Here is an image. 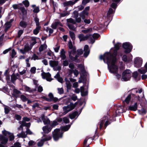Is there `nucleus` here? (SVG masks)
Returning a JSON list of instances; mask_svg holds the SVG:
<instances>
[{
    "label": "nucleus",
    "instance_id": "nucleus-1",
    "mask_svg": "<svg viewBox=\"0 0 147 147\" xmlns=\"http://www.w3.org/2000/svg\"><path fill=\"white\" fill-rule=\"evenodd\" d=\"M112 58L111 60V61L109 62L107 64L111 63V65L110 66V71L111 73L114 74H116L118 73V67L117 65H115L116 63L117 59V57H111Z\"/></svg>",
    "mask_w": 147,
    "mask_h": 147
},
{
    "label": "nucleus",
    "instance_id": "nucleus-2",
    "mask_svg": "<svg viewBox=\"0 0 147 147\" xmlns=\"http://www.w3.org/2000/svg\"><path fill=\"white\" fill-rule=\"evenodd\" d=\"M109 117L108 116H104V117L102 118L100 121L99 122L100 126L99 128L100 129H101L103 127V124L105 122L104 124V128L105 129L107 127L109 124H110V123L108 121Z\"/></svg>",
    "mask_w": 147,
    "mask_h": 147
},
{
    "label": "nucleus",
    "instance_id": "nucleus-3",
    "mask_svg": "<svg viewBox=\"0 0 147 147\" xmlns=\"http://www.w3.org/2000/svg\"><path fill=\"white\" fill-rule=\"evenodd\" d=\"M48 96L49 98H47L45 96H42L41 98L42 99L49 102L53 101L55 102H56L58 100V98L57 97H54L53 94L51 92L49 94Z\"/></svg>",
    "mask_w": 147,
    "mask_h": 147
},
{
    "label": "nucleus",
    "instance_id": "nucleus-4",
    "mask_svg": "<svg viewBox=\"0 0 147 147\" xmlns=\"http://www.w3.org/2000/svg\"><path fill=\"white\" fill-rule=\"evenodd\" d=\"M121 46V43L117 42L114 45L115 49H113L112 51L110 52V56L111 57H117V51L120 49Z\"/></svg>",
    "mask_w": 147,
    "mask_h": 147
},
{
    "label": "nucleus",
    "instance_id": "nucleus-5",
    "mask_svg": "<svg viewBox=\"0 0 147 147\" xmlns=\"http://www.w3.org/2000/svg\"><path fill=\"white\" fill-rule=\"evenodd\" d=\"M122 47L123 49H125L124 52L126 54H127L131 51L132 49L133 46L129 42H125L123 43Z\"/></svg>",
    "mask_w": 147,
    "mask_h": 147
},
{
    "label": "nucleus",
    "instance_id": "nucleus-6",
    "mask_svg": "<svg viewBox=\"0 0 147 147\" xmlns=\"http://www.w3.org/2000/svg\"><path fill=\"white\" fill-rule=\"evenodd\" d=\"M130 72V71L129 69H126L123 72L122 78L123 80L124 81H127L130 79L131 77Z\"/></svg>",
    "mask_w": 147,
    "mask_h": 147
},
{
    "label": "nucleus",
    "instance_id": "nucleus-7",
    "mask_svg": "<svg viewBox=\"0 0 147 147\" xmlns=\"http://www.w3.org/2000/svg\"><path fill=\"white\" fill-rule=\"evenodd\" d=\"M75 107L72 102H70V104L67 106H64L63 108V110L64 111L63 113V115H65L68 112L73 109Z\"/></svg>",
    "mask_w": 147,
    "mask_h": 147
},
{
    "label": "nucleus",
    "instance_id": "nucleus-8",
    "mask_svg": "<svg viewBox=\"0 0 147 147\" xmlns=\"http://www.w3.org/2000/svg\"><path fill=\"white\" fill-rule=\"evenodd\" d=\"M110 52H105L103 55H101L100 56V60H102L105 57L107 60V63L111 61V60L112 58L110 56Z\"/></svg>",
    "mask_w": 147,
    "mask_h": 147
},
{
    "label": "nucleus",
    "instance_id": "nucleus-9",
    "mask_svg": "<svg viewBox=\"0 0 147 147\" xmlns=\"http://www.w3.org/2000/svg\"><path fill=\"white\" fill-rule=\"evenodd\" d=\"M142 59L141 58L136 57L134 61V66L137 68L141 67L142 63Z\"/></svg>",
    "mask_w": 147,
    "mask_h": 147
},
{
    "label": "nucleus",
    "instance_id": "nucleus-10",
    "mask_svg": "<svg viewBox=\"0 0 147 147\" xmlns=\"http://www.w3.org/2000/svg\"><path fill=\"white\" fill-rule=\"evenodd\" d=\"M91 34H88L86 36H84L83 34H79L78 36V38L80 39V42L84 41L87 40L90 36H92Z\"/></svg>",
    "mask_w": 147,
    "mask_h": 147
},
{
    "label": "nucleus",
    "instance_id": "nucleus-11",
    "mask_svg": "<svg viewBox=\"0 0 147 147\" xmlns=\"http://www.w3.org/2000/svg\"><path fill=\"white\" fill-rule=\"evenodd\" d=\"M41 76L43 79H45L46 78L47 80L48 81L50 82L52 80L51 78V75L49 72L46 73L43 72L41 74Z\"/></svg>",
    "mask_w": 147,
    "mask_h": 147
},
{
    "label": "nucleus",
    "instance_id": "nucleus-12",
    "mask_svg": "<svg viewBox=\"0 0 147 147\" xmlns=\"http://www.w3.org/2000/svg\"><path fill=\"white\" fill-rule=\"evenodd\" d=\"M0 141H1V143H0V147H5V146L8 141V138L1 135L0 138Z\"/></svg>",
    "mask_w": 147,
    "mask_h": 147
},
{
    "label": "nucleus",
    "instance_id": "nucleus-13",
    "mask_svg": "<svg viewBox=\"0 0 147 147\" xmlns=\"http://www.w3.org/2000/svg\"><path fill=\"white\" fill-rule=\"evenodd\" d=\"M52 128L49 125L44 126L42 127V130L45 134H47L51 131Z\"/></svg>",
    "mask_w": 147,
    "mask_h": 147
},
{
    "label": "nucleus",
    "instance_id": "nucleus-14",
    "mask_svg": "<svg viewBox=\"0 0 147 147\" xmlns=\"http://www.w3.org/2000/svg\"><path fill=\"white\" fill-rule=\"evenodd\" d=\"M138 103L137 102H136L134 105L129 106L128 107V110L132 111H136L138 110Z\"/></svg>",
    "mask_w": 147,
    "mask_h": 147
},
{
    "label": "nucleus",
    "instance_id": "nucleus-15",
    "mask_svg": "<svg viewBox=\"0 0 147 147\" xmlns=\"http://www.w3.org/2000/svg\"><path fill=\"white\" fill-rule=\"evenodd\" d=\"M51 140L50 137H49L47 138H42L40 142H38L37 143V145L38 147H42L43 145L45 142L49 140Z\"/></svg>",
    "mask_w": 147,
    "mask_h": 147
},
{
    "label": "nucleus",
    "instance_id": "nucleus-16",
    "mask_svg": "<svg viewBox=\"0 0 147 147\" xmlns=\"http://www.w3.org/2000/svg\"><path fill=\"white\" fill-rule=\"evenodd\" d=\"M63 133H61L60 134L54 133L53 132V137L55 141H57L59 138H61L63 136Z\"/></svg>",
    "mask_w": 147,
    "mask_h": 147
},
{
    "label": "nucleus",
    "instance_id": "nucleus-17",
    "mask_svg": "<svg viewBox=\"0 0 147 147\" xmlns=\"http://www.w3.org/2000/svg\"><path fill=\"white\" fill-rule=\"evenodd\" d=\"M21 93V92L16 88H14L13 90V93L12 94V96L16 98L19 97V94Z\"/></svg>",
    "mask_w": 147,
    "mask_h": 147
},
{
    "label": "nucleus",
    "instance_id": "nucleus-18",
    "mask_svg": "<svg viewBox=\"0 0 147 147\" xmlns=\"http://www.w3.org/2000/svg\"><path fill=\"white\" fill-rule=\"evenodd\" d=\"M41 119L45 125L48 124L50 123V120L47 118V117H45L44 115H42Z\"/></svg>",
    "mask_w": 147,
    "mask_h": 147
},
{
    "label": "nucleus",
    "instance_id": "nucleus-19",
    "mask_svg": "<svg viewBox=\"0 0 147 147\" xmlns=\"http://www.w3.org/2000/svg\"><path fill=\"white\" fill-rule=\"evenodd\" d=\"M63 26V25L59 21L55 22L52 24L51 27L53 29H55L57 28V26Z\"/></svg>",
    "mask_w": 147,
    "mask_h": 147
},
{
    "label": "nucleus",
    "instance_id": "nucleus-20",
    "mask_svg": "<svg viewBox=\"0 0 147 147\" xmlns=\"http://www.w3.org/2000/svg\"><path fill=\"white\" fill-rule=\"evenodd\" d=\"M79 56L77 54L75 55V57L72 56L71 60L76 63H79L80 62V61L79 59H78V58L79 57Z\"/></svg>",
    "mask_w": 147,
    "mask_h": 147
},
{
    "label": "nucleus",
    "instance_id": "nucleus-21",
    "mask_svg": "<svg viewBox=\"0 0 147 147\" xmlns=\"http://www.w3.org/2000/svg\"><path fill=\"white\" fill-rule=\"evenodd\" d=\"M60 53V57L61 58V59L62 60H65L66 58V56L65 55V52L64 51V49H61Z\"/></svg>",
    "mask_w": 147,
    "mask_h": 147
},
{
    "label": "nucleus",
    "instance_id": "nucleus-22",
    "mask_svg": "<svg viewBox=\"0 0 147 147\" xmlns=\"http://www.w3.org/2000/svg\"><path fill=\"white\" fill-rule=\"evenodd\" d=\"M88 12L87 11H86L84 10L82 12L80 13L79 15L81 17L83 20L86 17L85 16H88Z\"/></svg>",
    "mask_w": 147,
    "mask_h": 147
},
{
    "label": "nucleus",
    "instance_id": "nucleus-23",
    "mask_svg": "<svg viewBox=\"0 0 147 147\" xmlns=\"http://www.w3.org/2000/svg\"><path fill=\"white\" fill-rule=\"evenodd\" d=\"M132 100L131 101V102L132 103V102H134L135 100H134V99H136L137 98V100L138 101H139V102H140L141 101V99L139 95H138L137 96H136V95L132 94Z\"/></svg>",
    "mask_w": 147,
    "mask_h": 147
},
{
    "label": "nucleus",
    "instance_id": "nucleus-24",
    "mask_svg": "<svg viewBox=\"0 0 147 147\" xmlns=\"http://www.w3.org/2000/svg\"><path fill=\"white\" fill-rule=\"evenodd\" d=\"M24 89L25 91L27 92H31L36 90L35 89H32L29 87L28 86L26 85H24Z\"/></svg>",
    "mask_w": 147,
    "mask_h": 147
},
{
    "label": "nucleus",
    "instance_id": "nucleus-25",
    "mask_svg": "<svg viewBox=\"0 0 147 147\" xmlns=\"http://www.w3.org/2000/svg\"><path fill=\"white\" fill-rule=\"evenodd\" d=\"M27 135L26 134L24 131H22L21 133L17 135V136L19 138H24L27 137Z\"/></svg>",
    "mask_w": 147,
    "mask_h": 147
},
{
    "label": "nucleus",
    "instance_id": "nucleus-26",
    "mask_svg": "<svg viewBox=\"0 0 147 147\" xmlns=\"http://www.w3.org/2000/svg\"><path fill=\"white\" fill-rule=\"evenodd\" d=\"M41 27L40 26H36V28L33 31V34L35 35L37 34L39 32Z\"/></svg>",
    "mask_w": 147,
    "mask_h": 147
},
{
    "label": "nucleus",
    "instance_id": "nucleus-27",
    "mask_svg": "<svg viewBox=\"0 0 147 147\" xmlns=\"http://www.w3.org/2000/svg\"><path fill=\"white\" fill-rule=\"evenodd\" d=\"M78 113L77 111H75L69 115V117L71 119H73L78 115Z\"/></svg>",
    "mask_w": 147,
    "mask_h": 147
},
{
    "label": "nucleus",
    "instance_id": "nucleus-28",
    "mask_svg": "<svg viewBox=\"0 0 147 147\" xmlns=\"http://www.w3.org/2000/svg\"><path fill=\"white\" fill-rule=\"evenodd\" d=\"M19 25L21 27L24 28H25L27 26V23L24 21H22L20 22Z\"/></svg>",
    "mask_w": 147,
    "mask_h": 147
},
{
    "label": "nucleus",
    "instance_id": "nucleus-29",
    "mask_svg": "<svg viewBox=\"0 0 147 147\" xmlns=\"http://www.w3.org/2000/svg\"><path fill=\"white\" fill-rule=\"evenodd\" d=\"M47 48V46L45 44L41 45L39 48V51L41 52L45 49H46Z\"/></svg>",
    "mask_w": 147,
    "mask_h": 147
},
{
    "label": "nucleus",
    "instance_id": "nucleus-30",
    "mask_svg": "<svg viewBox=\"0 0 147 147\" xmlns=\"http://www.w3.org/2000/svg\"><path fill=\"white\" fill-rule=\"evenodd\" d=\"M131 98V94H130L126 97L125 100L123 102H125L127 104H128L129 103Z\"/></svg>",
    "mask_w": 147,
    "mask_h": 147
},
{
    "label": "nucleus",
    "instance_id": "nucleus-31",
    "mask_svg": "<svg viewBox=\"0 0 147 147\" xmlns=\"http://www.w3.org/2000/svg\"><path fill=\"white\" fill-rule=\"evenodd\" d=\"M71 126L70 125H67L63 126L61 128V130L63 131H68Z\"/></svg>",
    "mask_w": 147,
    "mask_h": 147
},
{
    "label": "nucleus",
    "instance_id": "nucleus-32",
    "mask_svg": "<svg viewBox=\"0 0 147 147\" xmlns=\"http://www.w3.org/2000/svg\"><path fill=\"white\" fill-rule=\"evenodd\" d=\"M17 79V77L14 74H13L11 75V81L13 84H14L15 82Z\"/></svg>",
    "mask_w": 147,
    "mask_h": 147
},
{
    "label": "nucleus",
    "instance_id": "nucleus-33",
    "mask_svg": "<svg viewBox=\"0 0 147 147\" xmlns=\"http://www.w3.org/2000/svg\"><path fill=\"white\" fill-rule=\"evenodd\" d=\"M19 9L21 10L23 15H27V11L24 7H20Z\"/></svg>",
    "mask_w": 147,
    "mask_h": 147
},
{
    "label": "nucleus",
    "instance_id": "nucleus-34",
    "mask_svg": "<svg viewBox=\"0 0 147 147\" xmlns=\"http://www.w3.org/2000/svg\"><path fill=\"white\" fill-rule=\"evenodd\" d=\"M69 34L71 38L73 40H75V35L73 32L69 31Z\"/></svg>",
    "mask_w": 147,
    "mask_h": 147
},
{
    "label": "nucleus",
    "instance_id": "nucleus-35",
    "mask_svg": "<svg viewBox=\"0 0 147 147\" xmlns=\"http://www.w3.org/2000/svg\"><path fill=\"white\" fill-rule=\"evenodd\" d=\"M59 124L57 121H56V120L53 121L51 124H49L50 126L52 129L53 127H55L56 126Z\"/></svg>",
    "mask_w": 147,
    "mask_h": 147
},
{
    "label": "nucleus",
    "instance_id": "nucleus-36",
    "mask_svg": "<svg viewBox=\"0 0 147 147\" xmlns=\"http://www.w3.org/2000/svg\"><path fill=\"white\" fill-rule=\"evenodd\" d=\"M92 31V28H90L86 30H82V32L86 34L89 32H90Z\"/></svg>",
    "mask_w": 147,
    "mask_h": 147
},
{
    "label": "nucleus",
    "instance_id": "nucleus-37",
    "mask_svg": "<svg viewBox=\"0 0 147 147\" xmlns=\"http://www.w3.org/2000/svg\"><path fill=\"white\" fill-rule=\"evenodd\" d=\"M22 3L26 7H28L30 5L29 2L28 0L24 1L22 2Z\"/></svg>",
    "mask_w": 147,
    "mask_h": 147
},
{
    "label": "nucleus",
    "instance_id": "nucleus-38",
    "mask_svg": "<svg viewBox=\"0 0 147 147\" xmlns=\"http://www.w3.org/2000/svg\"><path fill=\"white\" fill-rule=\"evenodd\" d=\"M73 14L74 15L73 18H77L78 17L79 15V13H78V11H74L73 12Z\"/></svg>",
    "mask_w": 147,
    "mask_h": 147
},
{
    "label": "nucleus",
    "instance_id": "nucleus-39",
    "mask_svg": "<svg viewBox=\"0 0 147 147\" xmlns=\"http://www.w3.org/2000/svg\"><path fill=\"white\" fill-rule=\"evenodd\" d=\"M34 20L36 23V26H40L39 19L37 16H36L34 18Z\"/></svg>",
    "mask_w": 147,
    "mask_h": 147
},
{
    "label": "nucleus",
    "instance_id": "nucleus-40",
    "mask_svg": "<svg viewBox=\"0 0 147 147\" xmlns=\"http://www.w3.org/2000/svg\"><path fill=\"white\" fill-rule=\"evenodd\" d=\"M67 22L69 23H72L74 24H76L75 20L71 18L67 19Z\"/></svg>",
    "mask_w": 147,
    "mask_h": 147
},
{
    "label": "nucleus",
    "instance_id": "nucleus-41",
    "mask_svg": "<svg viewBox=\"0 0 147 147\" xmlns=\"http://www.w3.org/2000/svg\"><path fill=\"white\" fill-rule=\"evenodd\" d=\"M20 98L23 102L26 101L28 99L24 95H21L20 96Z\"/></svg>",
    "mask_w": 147,
    "mask_h": 147
},
{
    "label": "nucleus",
    "instance_id": "nucleus-42",
    "mask_svg": "<svg viewBox=\"0 0 147 147\" xmlns=\"http://www.w3.org/2000/svg\"><path fill=\"white\" fill-rule=\"evenodd\" d=\"M138 75V74L137 71L134 72L133 73L132 76L136 80L137 78Z\"/></svg>",
    "mask_w": 147,
    "mask_h": 147
},
{
    "label": "nucleus",
    "instance_id": "nucleus-43",
    "mask_svg": "<svg viewBox=\"0 0 147 147\" xmlns=\"http://www.w3.org/2000/svg\"><path fill=\"white\" fill-rule=\"evenodd\" d=\"M74 1H68L69 5H74L79 0H73Z\"/></svg>",
    "mask_w": 147,
    "mask_h": 147
},
{
    "label": "nucleus",
    "instance_id": "nucleus-44",
    "mask_svg": "<svg viewBox=\"0 0 147 147\" xmlns=\"http://www.w3.org/2000/svg\"><path fill=\"white\" fill-rule=\"evenodd\" d=\"M16 52L15 50L14 49H13L12 50V52L11 55V58H13L15 57V55H16Z\"/></svg>",
    "mask_w": 147,
    "mask_h": 147
},
{
    "label": "nucleus",
    "instance_id": "nucleus-45",
    "mask_svg": "<svg viewBox=\"0 0 147 147\" xmlns=\"http://www.w3.org/2000/svg\"><path fill=\"white\" fill-rule=\"evenodd\" d=\"M68 47L69 49H72L74 47L73 46L72 42L71 40H69L68 43Z\"/></svg>",
    "mask_w": 147,
    "mask_h": 147
},
{
    "label": "nucleus",
    "instance_id": "nucleus-46",
    "mask_svg": "<svg viewBox=\"0 0 147 147\" xmlns=\"http://www.w3.org/2000/svg\"><path fill=\"white\" fill-rule=\"evenodd\" d=\"M2 134L4 136H7V135H10L11 134V133L9 132L6 131L5 130H4L2 131Z\"/></svg>",
    "mask_w": 147,
    "mask_h": 147
},
{
    "label": "nucleus",
    "instance_id": "nucleus-47",
    "mask_svg": "<svg viewBox=\"0 0 147 147\" xmlns=\"http://www.w3.org/2000/svg\"><path fill=\"white\" fill-rule=\"evenodd\" d=\"M77 54L79 55H82L83 53V51L82 49H79L77 50Z\"/></svg>",
    "mask_w": 147,
    "mask_h": 147
},
{
    "label": "nucleus",
    "instance_id": "nucleus-48",
    "mask_svg": "<svg viewBox=\"0 0 147 147\" xmlns=\"http://www.w3.org/2000/svg\"><path fill=\"white\" fill-rule=\"evenodd\" d=\"M63 120L64 122L65 123H69V119L66 117H65L63 118Z\"/></svg>",
    "mask_w": 147,
    "mask_h": 147
},
{
    "label": "nucleus",
    "instance_id": "nucleus-49",
    "mask_svg": "<svg viewBox=\"0 0 147 147\" xmlns=\"http://www.w3.org/2000/svg\"><path fill=\"white\" fill-rule=\"evenodd\" d=\"M115 11H114L113 9L111 8L109 9V10L108 11L107 14L109 15H110L115 13Z\"/></svg>",
    "mask_w": 147,
    "mask_h": 147
},
{
    "label": "nucleus",
    "instance_id": "nucleus-50",
    "mask_svg": "<svg viewBox=\"0 0 147 147\" xmlns=\"http://www.w3.org/2000/svg\"><path fill=\"white\" fill-rule=\"evenodd\" d=\"M100 36V35L97 33H94L92 36L93 38L95 39L98 38Z\"/></svg>",
    "mask_w": 147,
    "mask_h": 147
},
{
    "label": "nucleus",
    "instance_id": "nucleus-51",
    "mask_svg": "<svg viewBox=\"0 0 147 147\" xmlns=\"http://www.w3.org/2000/svg\"><path fill=\"white\" fill-rule=\"evenodd\" d=\"M40 11V9L39 7H36L33 10V12L35 13H37L39 12Z\"/></svg>",
    "mask_w": 147,
    "mask_h": 147
},
{
    "label": "nucleus",
    "instance_id": "nucleus-52",
    "mask_svg": "<svg viewBox=\"0 0 147 147\" xmlns=\"http://www.w3.org/2000/svg\"><path fill=\"white\" fill-rule=\"evenodd\" d=\"M58 93L59 94H62L64 93V90L63 88H58L57 89Z\"/></svg>",
    "mask_w": 147,
    "mask_h": 147
},
{
    "label": "nucleus",
    "instance_id": "nucleus-53",
    "mask_svg": "<svg viewBox=\"0 0 147 147\" xmlns=\"http://www.w3.org/2000/svg\"><path fill=\"white\" fill-rule=\"evenodd\" d=\"M90 0H83L82 1V4L84 6H85L86 4L89 2Z\"/></svg>",
    "mask_w": 147,
    "mask_h": 147
},
{
    "label": "nucleus",
    "instance_id": "nucleus-54",
    "mask_svg": "<svg viewBox=\"0 0 147 147\" xmlns=\"http://www.w3.org/2000/svg\"><path fill=\"white\" fill-rule=\"evenodd\" d=\"M23 31L22 30H19L18 32V37L20 38L21 36V35L23 33Z\"/></svg>",
    "mask_w": 147,
    "mask_h": 147
},
{
    "label": "nucleus",
    "instance_id": "nucleus-55",
    "mask_svg": "<svg viewBox=\"0 0 147 147\" xmlns=\"http://www.w3.org/2000/svg\"><path fill=\"white\" fill-rule=\"evenodd\" d=\"M117 6V4L114 3H113L111 5V7L114 9L115 10Z\"/></svg>",
    "mask_w": 147,
    "mask_h": 147
},
{
    "label": "nucleus",
    "instance_id": "nucleus-56",
    "mask_svg": "<svg viewBox=\"0 0 147 147\" xmlns=\"http://www.w3.org/2000/svg\"><path fill=\"white\" fill-rule=\"evenodd\" d=\"M9 140L12 141L14 139V136L13 134H11L10 135H9Z\"/></svg>",
    "mask_w": 147,
    "mask_h": 147
},
{
    "label": "nucleus",
    "instance_id": "nucleus-57",
    "mask_svg": "<svg viewBox=\"0 0 147 147\" xmlns=\"http://www.w3.org/2000/svg\"><path fill=\"white\" fill-rule=\"evenodd\" d=\"M138 71L141 74H144L146 72V69H142L141 70L140 69H139L138 70Z\"/></svg>",
    "mask_w": 147,
    "mask_h": 147
},
{
    "label": "nucleus",
    "instance_id": "nucleus-58",
    "mask_svg": "<svg viewBox=\"0 0 147 147\" xmlns=\"http://www.w3.org/2000/svg\"><path fill=\"white\" fill-rule=\"evenodd\" d=\"M122 60L125 62H126L127 61H129L127 60V56L126 55H124L123 56Z\"/></svg>",
    "mask_w": 147,
    "mask_h": 147
},
{
    "label": "nucleus",
    "instance_id": "nucleus-59",
    "mask_svg": "<svg viewBox=\"0 0 147 147\" xmlns=\"http://www.w3.org/2000/svg\"><path fill=\"white\" fill-rule=\"evenodd\" d=\"M66 87L67 89L68 90H70L71 89V85L70 82L69 83H67V82H66Z\"/></svg>",
    "mask_w": 147,
    "mask_h": 147
},
{
    "label": "nucleus",
    "instance_id": "nucleus-60",
    "mask_svg": "<svg viewBox=\"0 0 147 147\" xmlns=\"http://www.w3.org/2000/svg\"><path fill=\"white\" fill-rule=\"evenodd\" d=\"M36 69L35 67H33L31 68L30 71L31 73L35 74L36 73Z\"/></svg>",
    "mask_w": 147,
    "mask_h": 147
},
{
    "label": "nucleus",
    "instance_id": "nucleus-61",
    "mask_svg": "<svg viewBox=\"0 0 147 147\" xmlns=\"http://www.w3.org/2000/svg\"><path fill=\"white\" fill-rule=\"evenodd\" d=\"M69 67L70 69L74 70L75 68V66L73 63H70L69 65Z\"/></svg>",
    "mask_w": 147,
    "mask_h": 147
},
{
    "label": "nucleus",
    "instance_id": "nucleus-62",
    "mask_svg": "<svg viewBox=\"0 0 147 147\" xmlns=\"http://www.w3.org/2000/svg\"><path fill=\"white\" fill-rule=\"evenodd\" d=\"M84 51V57H86L90 53V51Z\"/></svg>",
    "mask_w": 147,
    "mask_h": 147
},
{
    "label": "nucleus",
    "instance_id": "nucleus-63",
    "mask_svg": "<svg viewBox=\"0 0 147 147\" xmlns=\"http://www.w3.org/2000/svg\"><path fill=\"white\" fill-rule=\"evenodd\" d=\"M88 92L87 91H83L81 92V95L82 96L84 97L86 96L88 94Z\"/></svg>",
    "mask_w": 147,
    "mask_h": 147
},
{
    "label": "nucleus",
    "instance_id": "nucleus-64",
    "mask_svg": "<svg viewBox=\"0 0 147 147\" xmlns=\"http://www.w3.org/2000/svg\"><path fill=\"white\" fill-rule=\"evenodd\" d=\"M21 145L20 142H16L14 144V146L15 147H21Z\"/></svg>",
    "mask_w": 147,
    "mask_h": 147
}]
</instances>
